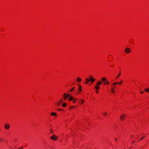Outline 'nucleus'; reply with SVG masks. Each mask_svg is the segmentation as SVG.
<instances>
[{
    "label": "nucleus",
    "mask_w": 149,
    "mask_h": 149,
    "mask_svg": "<svg viewBox=\"0 0 149 149\" xmlns=\"http://www.w3.org/2000/svg\"><path fill=\"white\" fill-rule=\"evenodd\" d=\"M109 84H110V82H109L107 81L104 83V85H106V84L109 85Z\"/></svg>",
    "instance_id": "obj_21"
},
{
    "label": "nucleus",
    "mask_w": 149,
    "mask_h": 149,
    "mask_svg": "<svg viewBox=\"0 0 149 149\" xmlns=\"http://www.w3.org/2000/svg\"><path fill=\"white\" fill-rule=\"evenodd\" d=\"M123 80H121L120 81V82H116L114 83V85H116L117 84H121L123 83Z\"/></svg>",
    "instance_id": "obj_12"
},
{
    "label": "nucleus",
    "mask_w": 149,
    "mask_h": 149,
    "mask_svg": "<svg viewBox=\"0 0 149 149\" xmlns=\"http://www.w3.org/2000/svg\"><path fill=\"white\" fill-rule=\"evenodd\" d=\"M58 110L59 111H61V110H62V109H58Z\"/></svg>",
    "instance_id": "obj_31"
},
{
    "label": "nucleus",
    "mask_w": 149,
    "mask_h": 149,
    "mask_svg": "<svg viewBox=\"0 0 149 149\" xmlns=\"http://www.w3.org/2000/svg\"><path fill=\"white\" fill-rule=\"evenodd\" d=\"M63 98L64 100H65L67 98V93H64L63 96Z\"/></svg>",
    "instance_id": "obj_5"
},
{
    "label": "nucleus",
    "mask_w": 149,
    "mask_h": 149,
    "mask_svg": "<svg viewBox=\"0 0 149 149\" xmlns=\"http://www.w3.org/2000/svg\"><path fill=\"white\" fill-rule=\"evenodd\" d=\"M80 93V92H78V93H77V94H76V95H77L78 94H79V93Z\"/></svg>",
    "instance_id": "obj_34"
},
{
    "label": "nucleus",
    "mask_w": 149,
    "mask_h": 149,
    "mask_svg": "<svg viewBox=\"0 0 149 149\" xmlns=\"http://www.w3.org/2000/svg\"><path fill=\"white\" fill-rule=\"evenodd\" d=\"M70 96V94H67V97H69Z\"/></svg>",
    "instance_id": "obj_29"
},
{
    "label": "nucleus",
    "mask_w": 149,
    "mask_h": 149,
    "mask_svg": "<svg viewBox=\"0 0 149 149\" xmlns=\"http://www.w3.org/2000/svg\"><path fill=\"white\" fill-rule=\"evenodd\" d=\"M77 100V99L76 97H74V99L72 100L73 103H76V101Z\"/></svg>",
    "instance_id": "obj_14"
},
{
    "label": "nucleus",
    "mask_w": 149,
    "mask_h": 149,
    "mask_svg": "<svg viewBox=\"0 0 149 149\" xmlns=\"http://www.w3.org/2000/svg\"><path fill=\"white\" fill-rule=\"evenodd\" d=\"M114 83L111 84V91L112 93H114L115 91V89L116 88L115 85H114Z\"/></svg>",
    "instance_id": "obj_2"
},
{
    "label": "nucleus",
    "mask_w": 149,
    "mask_h": 149,
    "mask_svg": "<svg viewBox=\"0 0 149 149\" xmlns=\"http://www.w3.org/2000/svg\"><path fill=\"white\" fill-rule=\"evenodd\" d=\"M77 81L78 82H80L81 81V79L80 77H78L77 78Z\"/></svg>",
    "instance_id": "obj_13"
},
{
    "label": "nucleus",
    "mask_w": 149,
    "mask_h": 149,
    "mask_svg": "<svg viewBox=\"0 0 149 149\" xmlns=\"http://www.w3.org/2000/svg\"><path fill=\"white\" fill-rule=\"evenodd\" d=\"M74 88H75V87H74L72 88L70 90V92H73L74 91Z\"/></svg>",
    "instance_id": "obj_24"
},
{
    "label": "nucleus",
    "mask_w": 149,
    "mask_h": 149,
    "mask_svg": "<svg viewBox=\"0 0 149 149\" xmlns=\"http://www.w3.org/2000/svg\"><path fill=\"white\" fill-rule=\"evenodd\" d=\"M75 107V106H70L69 107V109L70 110L74 108Z\"/></svg>",
    "instance_id": "obj_19"
},
{
    "label": "nucleus",
    "mask_w": 149,
    "mask_h": 149,
    "mask_svg": "<svg viewBox=\"0 0 149 149\" xmlns=\"http://www.w3.org/2000/svg\"><path fill=\"white\" fill-rule=\"evenodd\" d=\"M88 82H86V83H85V84H88Z\"/></svg>",
    "instance_id": "obj_36"
},
{
    "label": "nucleus",
    "mask_w": 149,
    "mask_h": 149,
    "mask_svg": "<svg viewBox=\"0 0 149 149\" xmlns=\"http://www.w3.org/2000/svg\"><path fill=\"white\" fill-rule=\"evenodd\" d=\"M125 52L126 53H129L130 52V49L129 48H126L125 49Z\"/></svg>",
    "instance_id": "obj_8"
},
{
    "label": "nucleus",
    "mask_w": 149,
    "mask_h": 149,
    "mask_svg": "<svg viewBox=\"0 0 149 149\" xmlns=\"http://www.w3.org/2000/svg\"><path fill=\"white\" fill-rule=\"evenodd\" d=\"M10 126L9 124H6L4 126V128L6 129H8L10 128Z\"/></svg>",
    "instance_id": "obj_10"
},
{
    "label": "nucleus",
    "mask_w": 149,
    "mask_h": 149,
    "mask_svg": "<svg viewBox=\"0 0 149 149\" xmlns=\"http://www.w3.org/2000/svg\"><path fill=\"white\" fill-rule=\"evenodd\" d=\"M85 81H86V82H89L90 81V79H88V78H86L85 79Z\"/></svg>",
    "instance_id": "obj_26"
},
{
    "label": "nucleus",
    "mask_w": 149,
    "mask_h": 149,
    "mask_svg": "<svg viewBox=\"0 0 149 149\" xmlns=\"http://www.w3.org/2000/svg\"><path fill=\"white\" fill-rule=\"evenodd\" d=\"M67 106V104L66 103H63L62 104L63 107H65Z\"/></svg>",
    "instance_id": "obj_20"
},
{
    "label": "nucleus",
    "mask_w": 149,
    "mask_h": 149,
    "mask_svg": "<svg viewBox=\"0 0 149 149\" xmlns=\"http://www.w3.org/2000/svg\"><path fill=\"white\" fill-rule=\"evenodd\" d=\"M79 91H82V88H81V86L80 85H79Z\"/></svg>",
    "instance_id": "obj_18"
},
{
    "label": "nucleus",
    "mask_w": 149,
    "mask_h": 149,
    "mask_svg": "<svg viewBox=\"0 0 149 149\" xmlns=\"http://www.w3.org/2000/svg\"><path fill=\"white\" fill-rule=\"evenodd\" d=\"M63 102V99H61V100L59 101L58 102H57L56 103V105L58 106H59Z\"/></svg>",
    "instance_id": "obj_9"
},
{
    "label": "nucleus",
    "mask_w": 149,
    "mask_h": 149,
    "mask_svg": "<svg viewBox=\"0 0 149 149\" xmlns=\"http://www.w3.org/2000/svg\"><path fill=\"white\" fill-rule=\"evenodd\" d=\"M107 78L104 77H102L101 79L102 81L104 83L107 81Z\"/></svg>",
    "instance_id": "obj_7"
},
{
    "label": "nucleus",
    "mask_w": 149,
    "mask_h": 149,
    "mask_svg": "<svg viewBox=\"0 0 149 149\" xmlns=\"http://www.w3.org/2000/svg\"><path fill=\"white\" fill-rule=\"evenodd\" d=\"M84 101L83 99H80L79 100V102L81 105L83 104Z\"/></svg>",
    "instance_id": "obj_11"
},
{
    "label": "nucleus",
    "mask_w": 149,
    "mask_h": 149,
    "mask_svg": "<svg viewBox=\"0 0 149 149\" xmlns=\"http://www.w3.org/2000/svg\"><path fill=\"white\" fill-rule=\"evenodd\" d=\"M95 88L97 90H98L100 89V87L97 85H96L95 86Z\"/></svg>",
    "instance_id": "obj_22"
},
{
    "label": "nucleus",
    "mask_w": 149,
    "mask_h": 149,
    "mask_svg": "<svg viewBox=\"0 0 149 149\" xmlns=\"http://www.w3.org/2000/svg\"><path fill=\"white\" fill-rule=\"evenodd\" d=\"M4 139L2 138H0V141L1 142H3Z\"/></svg>",
    "instance_id": "obj_23"
},
{
    "label": "nucleus",
    "mask_w": 149,
    "mask_h": 149,
    "mask_svg": "<svg viewBox=\"0 0 149 149\" xmlns=\"http://www.w3.org/2000/svg\"><path fill=\"white\" fill-rule=\"evenodd\" d=\"M98 92H98V91H96V93H98Z\"/></svg>",
    "instance_id": "obj_33"
},
{
    "label": "nucleus",
    "mask_w": 149,
    "mask_h": 149,
    "mask_svg": "<svg viewBox=\"0 0 149 149\" xmlns=\"http://www.w3.org/2000/svg\"><path fill=\"white\" fill-rule=\"evenodd\" d=\"M102 84V81H99L96 83L97 85V86L100 85Z\"/></svg>",
    "instance_id": "obj_17"
},
{
    "label": "nucleus",
    "mask_w": 149,
    "mask_h": 149,
    "mask_svg": "<svg viewBox=\"0 0 149 149\" xmlns=\"http://www.w3.org/2000/svg\"><path fill=\"white\" fill-rule=\"evenodd\" d=\"M127 116L126 114H122L121 115L120 117V120L121 121H123L124 120Z\"/></svg>",
    "instance_id": "obj_1"
},
{
    "label": "nucleus",
    "mask_w": 149,
    "mask_h": 149,
    "mask_svg": "<svg viewBox=\"0 0 149 149\" xmlns=\"http://www.w3.org/2000/svg\"><path fill=\"white\" fill-rule=\"evenodd\" d=\"M114 65H112V66H110V67H114Z\"/></svg>",
    "instance_id": "obj_32"
},
{
    "label": "nucleus",
    "mask_w": 149,
    "mask_h": 149,
    "mask_svg": "<svg viewBox=\"0 0 149 149\" xmlns=\"http://www.w3.org/2000/svg\"><path fill=\"white\" fill-rule=\"evenodd\" d=\"M50 132L51 133H53V131L52 129H51L50 130Z\"/></svg>",
    "instance_id": "obj_28"
},
{
    "label": "nucleus",
    "mask_w": 149,
    "mask_h": 149,
    "mask_svg": "<svg viewBox=\"0 0 149 149\" xmlns=\"http://www.w3.org/2000/svg\"><path fill=\"white\" fill-rule=\"evenodd\" d=\"M121 72H119V74H118V75L115 78L116 79H118L120 77V75H121Z\"/></svg>",
    "instance_id": "obj_16"
},
{
    "label": "nucleus",
    "mask_w": 149,
    "mask_h": 149,
    "mask_svg": "<svg viewBox=\"0 0 149 149\" xmlns=\"http://www.w3.org/2000/svg\"><path fill=\"white\" fill-rule=\"evenodd\" d=\"M57 115V114L56 113L53 112H52L50 114V116H56Z\"/></svg>",
    "instance_id": "obj_6"
},
{
    "label": "nucleus",
    "mask_w": 149,
    "mask_h": 149,
    "mask_svg": "<svg viewBox=\"0 0 149 149\" xmlns=\"http://www.w3.org/2000/svg\"><path fill=\"white\" fill-rule=\"evenodd\" d=\"M103 114L104 116H106L107 115V113L105 112L103 113Z\"/></svg>",
    "instance_id": "obj_25"
},
{
    "label": "nucleus",
    "mask_w": 149,
    "mask_h": 149,
    "mask_svg": "<svg viewBox=\"0 0 149 149\" xmlns=\"http://www.w3.org/2000/svg\"><path fill=\"white\" fill-rule=\"evenodd\" d=\"M89 78L90 81H91V83H93L95 80V79L93 77L92 75L89 76Z\"/></svg>",
    "instance_id": "obj_4"
},
{
    "label": "nucleus",
    "mask_w": 149,
    "mask_h": 149,
    "mask_svg": "<svg viewBox=\"0 0 149 149\" xmlns=\"http://www.w3.org/2000/svg\"><path fill=\"white\" fill-rule=\"evenodd\" d=\"M74 97H73V96H71L70 97H69L68 100L69 101H71L73 99H74Z\"/></svg>",
    "instance_id": "obj_15"
},
{
    "label": "nucleus",
    "mask_w": 149,
    "mask_h": 149,
    "mask_svg": "<svg viewBox=\"0 0 149 149\" xmlns=\"http://www.w3.org/2000/svg\"><path fill=\"white\" fill-rule=\"evenodd\" d=\"M145 91L146 92H149V89L148 88H147L145 89Z\"/></svg>",
    "instance_id": "obj_27"
},
{
    "label": "nucleus",
    "mask_w": 149,
    "mask_h": 149,
    "mask_svg": "<svg viewBox=\"0 0 149 149\" xmlns=\"http://www.w3.org/2000/svg\"><path fill=\"white\" fill-rule=\"evenodd\" d=\"M57 136L55 134L53 135L50 137V139L53 140H56L58 139Z\"/></svg>",
    "instance_id": "obj_3"
},
{
    "label": "nucleus",
    "mask_w": 149,
    "mask_h": 149,
    "mask_svg": "<svg viewBox=\"0 0 149 149\" xmlns=\"http://www.w3.org/2000/svg\"><path fill=\"white\" fill-rule=\"evenodd\" d=\"M144 138V136H143L141 138V139L140 140H143Z\"/></svg>",
    "instance_id": "obj_30"
},
{
    "label": "nucleus",
    "mask_w": 149,
    "mask_h": 149,
    "mask_svg": "<svg viewBox=\"0 0 149 149\" xmlns=\"http://www.w3.org/2000/svg\"><path fill=\"white\" fill-rule=\"evenodd\" d=\"M143 93V91H141V93Z\"/></svg>",
    "instance_id": "obj_35"
}]
</instances>
